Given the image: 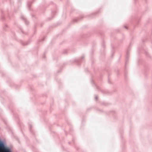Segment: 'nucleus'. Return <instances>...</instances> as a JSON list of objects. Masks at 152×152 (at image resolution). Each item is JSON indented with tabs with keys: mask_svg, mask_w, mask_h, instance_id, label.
<instances>
[{
	"mask_svg": "<svg viewBox=\"0 0 152 152\" xmlns=\"http://www.w3.org/2000/svg\"><path fill=\"white\" fill-rule=\"evenodd\" d=\"M0 152H12L10 149L4 146V144L0 142Z\"/></svg>",
	"mask_w": 152,
	"mask_h": 152,
	"instance_id": "nucleus-1",
	"label": "nucleus"
}]
</instances>
